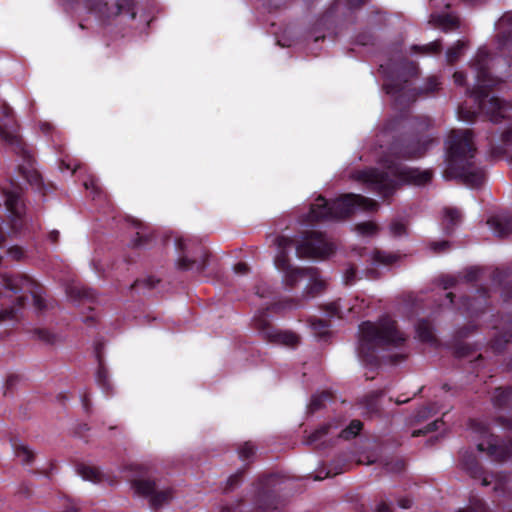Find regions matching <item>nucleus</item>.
I'll return each instance as SVG.
<instances>
[{
	"instance_id": "nucleus-1",
	"label": "nucleus",
	"mask_w": 512,
	"mask_h": 512,
	"mask_svg": "<svg viewBox=\"0 0 512 512\" xmlns=\"http://www.w3.org/2000/svg\"><path fill=\"white\" fill-rule=\"evenodd\" d=\"M490 61L491 54L486 49H479L471 61V67L476 73V84L467 92L473 98L477 111L460 105L458 114L465 121H475L478 114H484L492 123H499L505 118L503 102L498 97L490 96L491 91L501 84V81L490 73Z\"/></svg>"
},
{
	"instance_id": "nucleus-2",
	"label": "nucleus",
	"mask_w": 512,
	"mask_h": 512,
	"mask_svg": "<svg viewBox=\"0 0 512 512\" xmlns=\"http://www.w3.org/2000/svg\"><path fill=\"white\" fill-rule=\"evenodd\" d=\"M476 146L470 129L451 130L447 141V159L444 177L455 179L472 188H478L485 181L484 170L476 165Z\"/></svg>"
},
{
	"instance_id": "nucleus-3",
	"label": "nucleus",
	"mask_w": 512,
	"mask_h": 512,
	"mask_svg": "<svg viewBox=\"0 0 512 512\" xmlns=\"http://www.w3.org/2000/svg\"><path fill=\"white\" fill-rule=\"evenodd\" d=\"M357 179L383 199H388L403 184L425 185L432 179V172L409 168L396 160H385L384 169L371 168L359 171Z\"/></svg>"
},
{
	"instance_id": "nucleus-4",
	"label": "nucleus",
	"mask_w": 512,
	"mask_h": 512,
	"mask_svg": "<svg viewBox=\"0 0 512 512\" xmlns=\"http://www.w3.org/2000/svg\"><path fill=\"white\" fill-rule=\"evenodd\" d=\"M405 341L397 322L389 316L381 317L376 323L364 321L359 326L358 355L367 365L376 366L379 364L378 349L400 347Z\"/></svg>"
},
{
	"instance_id": "nucleus-5",
	"label": "nucleus",
	"mask_w": 512,
	"mask_h": 512,
	"mask_svg": "<svg viewBox=\"0 0 512 512\" xmlns=\"http://www.w3.org/2000/svg\"><path fill=\"white\" fill-rule=\"evenodd\" d=\"M378 202L358 194H344L333 201L319 196L311 204L307 221L319 222L326 220H341L350 217L356 209L373 212L378 209Z\"/></svg>"
},
{
	"instance_id": "nucleus-6",
	"label": "nucleus",
	"mask_w": 512,
	"mask_h": 512,
	"mask_svg": "<svg viewBox=\"0 0 512 512\" xmlns=\"http://www.w3.org/2000/svg\"><path fill=\"white\" fill-rule=\"evenodd\" d=\"M409 126L413 131L395 138L390 145V153L398 159L422 157L433 141L423 134L432 126V120L428 116L412 118Z\"/></svg>"
},
{
	"instance_id": "nucleus-7",
	"label": "nucleus",
	"mask_w": 512,
	"mask_h": 512,
	"mask_svg": "<svg viewBox=\"0 0 512 512\" xmlns=\"http://www.w3.org/2000/svg\"><path fill=\"white\" fill-rule=\"evenodd\" d=\"M301 306V299L285 298L271 304L265 311H259L253 318V327L259 332L261 337L269 343L283 345L287 347H296L300 342V337L287 330L276 328L268 319L267 311L278 313L286 309H295Z\"/></svg>"
},
{
	"instance_id": "nucleus-8",
	"label": "nucleus",
	"mask_w": 512,
	"mask_h": 512,
	"mask_svg": "<svg viewBox=\"0 0 512 512\" xmlns=\"http://www.w3.org/2000/svg\"><path fill=\"white\" fill-rule=\"evenodd\" d=\"M441 83L436 76H429L424 86L417 89L411 81L397 77L384 82L383 90L390 95L399 109L409 107L419 96H428L440 89Z\"/></svg>"
},
{
	"instance_id": "nucleus-9",
	"label": "nucleus",
	"mask_w": 512,
	"mask_h": 512,
	"mask_svg": "<svg viewBox=\"0 0 512 512\" xmlns=\"http://www.w3.org/2000/svg\"><path fill=\"white\" fill-rule=\"evenodd\" d=\"M176 248L180 253L177 260V268L182 271L193 270L198 274L205 271L211 256L209 250L191 239H176Z\"/></svg>"
},
{
	"instance_id": "nucleus-10",
	"label": "nucleus",
	"mask_w": 512,
	"mask_h": 512,
	"mask_svg": "<svg viewBox=\"0 0 512 512\" xmlns=\"http://www.w3.org/2000/svg\"><path fill=\"white\" fill-rule=\"evenodd\" d=\"M469 425L473 431L479 433L483 438V440L477 444L478 451L486 452V454L496 462L512 460V439H500L498 436L490 433L486 424L474 419L469 421Z\"/></svg>"
},
{
	"instance_id": "nucleus-11",
	"label": "nucleus",
	"mask_w": 512,
	"mask_h": 512,
	"mask_svg": "<svg viewBox=\"0 0 512 512\" xmlns=\"http://www.w3.org/2000/svg\"><path fill=\"white\" fill-rule=\"evenodd\" d=\"M0 109L3 118L7 120L6 123L0 124V139L9 145L13 152L20 156L25 163L32 166L33 156L18 134V124L14 117L13 109L7 103H3Z\"/></svg>"
},
{
	"instance_id": "nucleus-12",
	"label": "nucleus",
	"mask_w": 512,
	"mask_h": 512,
	"mask_svg": "<svg viewBox=\"0 0 512 512\" xmlns=\"http://www.w3.org/2000/svg\"><path fill=\"white\" fill-rule=\"evenodd\" d=\"M0 284L6 289L14 294H18L20 292H28L32 295L33 305L39 311H43L46 309V301L42 297V286L30 278L27 275L22 274H9L2 273L0 274Z\"/></svg>"
},
{
	"instance_id": "nucleus-13",
	"label": "nucleus",
	"mask_w": 512,
	"mask_h": 512,
	"mask_svg": "<svg viewBox=\"0 0 512 512\" xmlns=\"http://www.w3.org/2000/svg\"><path fill=\"white\" fill-rule=\"evenodd\" d=\"M333 251V244L318 231L305 232L302 241L296 246V253L301 258H325Z\"/></svg>"
},
{
	"instance_id": "nucleus-14",
	"label": "nucleus",
	"mask_w": 512,
	"mask_h": 512,
	"mask_svg": "<svg viewBox=\"0 0 512 512\" xmlns=\"http://www.w3.org/2000/svg\"><path fill=\"white\" fill-rule=\"evenodd\" d=\"M88 9L101 18H111L120 14H129L136 18L134 0H83Z\"/></svg>"
},
{
	"instance_id": "nucleus-15",
	"label": "nucleus",
	"mask_w": 512,
	"mask_h": 512,
	"mask_svg": "<svg viewBox=\"0 0 512 512\" xmlns=\"http://www.w3.org/2000/svg\"><path fill=\"white\" fill-rule=\"evenodd\" d=\"M132 487L138 495L150 497V505L157 509L168 503L173 497L172 489L156 491V483L150 479H136L132 481Z\"/></svg>"
},
{
	"instance_id": "nucleus-16",
	"label": "nucleus",
	"mask_w": 512,
	"mask_h": 512,
	"mask_svg": "<svg viewBox=\"0 0 512 512\" xmlns=\"http://www.w3.org/2000/svg\"><path fill=\"white\" fill-rule=\"evenodd\" d=\"M6 210L8 212V219L10 228L13 232H21L26 225L25 205L20 196L15 192H5L2 195Z\"/></svg>"
},
{
	"instance_id": "nucleus-17",
	"label": "nucleus",
	"mask_w": 512,
	"mask_h": 512,
	"mask_svg": "<svg viewBox=\"0 0 512 512\" xmlns=\"http://www.w3.org/2000/svg\"><path fill=\"white\" fill-rule=\"evenodd\" d=\"M273 242L278 248V253L274 260L277 269L283 272L293 267L290 264V260L287 253V249L291 248L294 244L293 238L284 235H278L275 237Z\"/></svg>"
},
{
	"instance_id": "nucleus-18",
	"label": "nucleus",
	"mask_w": 512,
	"mask_h": 512,
	"mask_svg": "<svg viewBox=\"0 0 512 512\" xmlns=\"http://www.w3.org/2000/svg\"><path fill=\"white\" fill-rule=\"evenodd\" d=\"M342 0H337L331 7L321 16V18L317 21V27H325L326 29H330L335 23V16L338 4ZM348 9L354 10L359 9L364 6L368 0H344Z\"/></svg>"
},
{
	"instance_id": "nucleus-19",
	"label": "nucleus",
	"mask_w": 512,
	"mask_h": 512,
	"mask_svg": "<svg viewBox=\"0 0 512 512\" xmlns=\"http://www.w3.org/2000/svg\"><path fill=\"white\" fill-rule=\"evenodd\" d=\"M95 354H96V359L98 362V368H97V372H96V382H97L98 386L102 389V391L106 395H109L112 393L113 387L110 382L108 370H107V368L104 364L103 358H102L100 344H98L96 346Z\"/></svg>"
},
{
	"instance_id": "nucleus-20",
	"label": "nucleus",
	"mask_w": 512,
	"mask_h": 512,
	"mask_svg": "<svg viewBox=\"0 0 512 512\" xmlns=\"http://www.w3.org/2000/svg\"><path fill=\"white\" fill-rule=\"evenodd\" d=\"M460 465L472 478L481 477L483 474V467L471 451L466 450L460 453Z\"/></svg>"
},
{
	"instance_id": "nucleus-21",
	"label": "nucleus",
	"mask_w": 512,
	"mask_h": 512,
	"mask_svg": "<svg viewBox=\"0 0 512 512\" xmlns=\"http://www.w3.org/2000/svg\"><path fill=\"white\" fill-rule=\"evenodd\" d=\"M477 293L479 294V298L483 301V307L481 308H474L472 305V302L474 299L463 296L461 297V304L465 312L471 314V315H477L479 313H483L485 310V307L488 305V299L490 297L489 295V289L487 287H480L477 289Z\"/></svg>"
},
{
	"instance_id": "nucleus-22",
	"label": "nucleus",
	"mask_w": 512,
	"mask_h": 512,
	"mask_svg": "<svg viewBox=\"0 0 512 512\" xmlns=\"http://www.w3.org/2000/svg\"><path fill=\"white\" fill-rule=\"evenodd\" d=\"M461 221V212L457 208L446 207L444 209V221L442 223V230L446 236H451L456 226Z\"/></svg>"
},
{
	"instance_id": "nucleus-23",
	"label": "nucleus",
	"mask_w": 512,
	"mask_h": 512,
	"mask_svg": "<svg viewBox=\"0 0 512 512\" xmlns=\"http://www.w3.org/2000/svg\"><path fill=\"white\" fill-rule=\"evenodd\" d=\"M312 272V268H299V267H291L285 271H283V281L286 287L292 289L297 283L306 278Z\"/></svg>"
},
{
	"instance_id": "nucleus-24",
	"label": "nucleus",
	"mask_w": 512,
	"mask_h": 512,
	"mask_svg": "<svg viewBox=\"0 0 512 512\" xmlns=\"http://www.w3.org/2000/svg\"><path fill=\"white\" fill-rule=\"evenodd\" d=\"M487 224L498 237H506L512 233V217H491Z\"/></svg>"
},
{
	"instance_id": "nucleus-25",
	"label": "nucleus",
	"mask_w": 512,
	"mask_h": 512,
	"mask_svg": "<svg viewBox=\"0 0 512 512\" xmlns=\"http://www.w3.org/2000/svg\"><path fill=\"white\" fill-rule=\"evenodd\" d=\"M493 404L498 408H508L512 411V386L497 388L494 392Z\"/></svg>"
},
{
	"instance_id": "nucleus-26",
	"label": "nucleus",
	"mask_w": 512,
	"mask_h": 512,
	"mask_svg": "<svg viewBox=\"0 0 512 512\" xmlns=\"http://www.w3.org/2000/svg\"><path fill=\"white\" fill-rule=\"evenodd\" d=\"M14 454L21 460L22 464H31L35 459V453L25 444L17 440L11 441Z\"/></svg>"
},
{
	"instance_id": "nucleus-27",
	"label": "nucleus",
	"mask_w": 512,
	"mask_h": 512,
	"mask_svg": "<svg viewBox=\"0 0 512 512\" xmlns=\"http://www.w3.org/2000/svg\"><path fill=\"white\" fill-rule=\"evenodd\" d=\"M416 334L422 342H432L435 340L433 326L427 319H421L418 321L416 325Z\"/></svg>"
},
{
	"instance_id": "nucleus-28",
	"label": "nucleus",
	"mask_w": 512,
	"mask_h": 512,
	"mask_svg": "<svg viewBox=\"0 0 512 512\" xmlns=\"http://www.w3.org/2000/svg\"><path fill=\"white\" fill-rule=\"evenodd\" d=\"M499 50L507 58L509 65H512V32L503 31L498 36Z\"/></svg>"
},
{
	"instance_id": "nucleus-29",
	"label": "nucleus",
	"mask_w": 512,
	"mask_h": 512,
	"mask_svg": "<svg viewBox=\"0 0 512 512\" xmlns=\"http://www.w3.org/2000/svg\"><path fill=\"white\" fill-rule=\"evenodd\" d=\"M76 471L84 480L92 481L94 483L101 482L103 478L102 472L97 467L78 464Z\"/></svg>"
},
{
	"instance_id": "nucleus-30",
	"label": "nucleus",
	"mask_w": 512,
	"mask_h": 512,
	"mask_svg": "<svg viewBox=\"0 0 512 512\" xmlns=\"http://www.w3.org/2000/svg\"><path fill=\"white\" fill-rule=\"evenodd\" d=\"M316 275V270L312 268V272L307 276L311 279V283L305 288V297H315L325 290V282L317 279Z\"/></svg>"
},
{
	"instance_id": "nucleus-31",
	"label": "nucleus",
	"mask_w": 512,
	"mask_h": 512,
	"mask_svg": "<svg viewBox=\"0 0 512 512\" xmlns=\"http://www.w3.org/2000/svg\"><path fill=\"white\" fill-rule=\"evenodd\" d=\"M337 428V425H333L332 423H324L320 425L317 429H315L312 433H310L306 438V444L315 445L322 441V439L327 436L331 430V428Z\"/></svg>"
},
{
	"instance_id": "nucleus-32",
	"label": "nucleus",
	"mask_w": 512,
	"mask_h": 512,
	"mask_svg": "<svg viewBox=\"0 0 512 512\" xmlns=\"http://www.w3.org/2000/svg\"><path fill=\"white\" fill-rule=\"evenodd\" d=\"M411 51L416 54H424V55H435L439 54L442 51V42L440 40H435L426 45H412Z\"/></svg>"
},
{
	"instance_id": "nucleus-33",
	"label": "nucleus",
	"mask_w": 512,
	"mask_h": 512,
	"mask_svg": "<svg viewBox=\"0 0 512 512\" xmlns=\"http://www.w3.org/2000/svg\"><path fill=\"white\" fill-rule=\"evenodd\" d=\"M333 399V394L330 391H322L319 394H315L312 396L311 401L309 403V411L314 413L325 406V402Z\"/></svg>"
},
{
	"instance_id": "nucleus-34",
	"label": "nucleus",
	"mask_w": 512,
	"mask_h": 512,
	"mask_svg": "<svg viewBox=\"0 0 512 512\" xmlns=\"http://www.w3.org/2000/svg\"><path fill=\"white\" fill-rule=\"evenodd\" d=\"M19 171L23 178H25L30 185L35 186L37 189H40L42 187L43 179L38 171H36L33 168H25L21 165L19 166Z\"/></svg>"
},
{
	"instance_id": "nucleus-35",
	"label": "nucleus",
	"mask_w": 512,
	"mask_h": 512,
	"mask_svg": "<svg viewBox=\"0 0 512 512\" xmlns=\"http://www.w3.org/2000/svg\"><path fill=\"white\" fill-rule=\"evenodd\" d=\"M362 428H363V423L358 419H354L350 422V424L345 429L341 430L338 437H340L344 440H351V439L355 438L360 433Z\"/></svg>"
},
{
	"instance_id": "nucleus-36",
	"label": "nucleus",
	"mask_w": 512,
	"mask_h": 512,
	"mask_svg": "<svg viewBox=\"0 0 512 512\" xmlns=\"http://www.w3.org/2000/svg\"><path fill=\"white\" fill-rule=\"evenodd\" d=\"M399 257L393 253H386L382 250L375 249L372 254V260L376 264L391 265L395 263Z\"/></svg>"
},
{
	"instance_id": "nucleus-37",
	"label": "nucleus",
	"mask_w": 512,
	"mask_h": 512,
	"mask_svg": "<svg viewBox=\"0 0 512 512\" xmlns=\"http://www.w3.org/2000/svg\"><path fill=\"white\" fill-rule=\"evenodd\" d=\"M459 512H491L489 505L478 497H471L469 506L464 509H460Z\"/></svg>"
},
{
	"instance_id": "nucleus-38",
	"label": "nucleus",
	"mask_w": 512,
	"mask_h": 512,
	"mask_svg": "<svg viewBox=\"0 0 512 512\" xmlns=\"http://www.w3.org/2000/svg\"><path fill=\"white\" fill-rule=\"evenodd\" d=\"M438 412V408L435 403H429L420 407L415 413V420L417 422L424 421L429 417H432Z\"/></svg>"
},
{
	"instance_id": "nucleus-39",
	"label": "nucleus",
	"mask_w": 512,
	"mask_h": 512,
	"mask_svg": "<svg viewBox=\"0 0 512 512\" xmlns=\"http://www.w3.org/2000/svg\"><path fill=\"white\" fill-rule=\"evenodd\" d=\"M384 469L390 473H400L405 470L406 463L401 458H390L384 461Z\"/></svg>"
},
{
	"instance_id": "nucleus-40",
	"label": "nucleus",
	"mask_w": 512,
	"mask_h": 512,
	"mask_svg": "<svg viewBox=\"0 0 512 512\" xmlns=\"http://www.w3.org/2000/svg\"><path fill=\"white\" fill-rule=\"evenodd\" d=\"M465 47V43L461 40H458L455 45L448 48L446 52V59L449 64H454L460 57L462 50Z\"/></svg>"
},
{
	"instance_id": "nucleus-41",
	"label": "nucleus",
	"mask_w": 512,
	"mask_h": 512,
	"mask_svg": "<svg viewBox=\"0 0 512 512\" xmlns=\"http://www.w3.org/2000/svg\"><path fill=\"white\" fill-rule=\"evenodd\" d=\"M245 474V469H240L236 473L232 474L226 482L224 492L229 493L232 490H234L236 487H238L241 482L243 481V477Z\"/></svg>"
},
{
	"instance_id": "nucleus-42",
	"label": "nucleus",
	"mask_w": 512,
	"mask_h": 512,
	"mask_svg": "<svg viewBox=\"0 0 512 512\" xmlns=\"http://www.w3.org/2000/svg\"><path fill=\"white\" fill-rule=\"evenodd\" d=\"M256 452V446L248 441L241 445L238 449L239 458L243 461H249L253 458Z\"/></svg>"
},
{
	"instance_id": "nucleus-43",
	"label": "nucleus",
	"mask_w": 512,
	"mask_h": 512,
	"mask_svg": "<svg viewBox=\"0 0 512 512\" xmlns=\"http://www.w3.org/2000/svg\"><path fill=\"white\" fill-rule=\"evenodd\" d=\"M428 247L433 254L439 255L448 252L452 247V243L448 240L431 241Z\"/></svg>"
},
{
	"instance_id": "nucleus-44",
	"label": "nucleus",
	"mask_w": 512,
	"mask_h": 512,
	"mask_svg": "<svg viewBox=\"0 0 512 512\" xmlns=\"http://www.w3.org/2000/svg\"><path fill=\"white\" fill-rule=\"evenodd\" d=\"M157 283H159V279H156L155 277H147L144 279H137L134 281V283L130 286L131 289H140L144 288L147 290H151L156 287Z\"/></svg>"
},
{
	"instance_id": "nucleus-45",
	"label": "nucleus",
	"mask_w": 512,
	"mask_h": 512,
	"mask_svg": "<svg viewBox=\"0 0 512 512\" xmlns=\"http://www.w3.org/2000/svg\"><path fill=\"white\" fill-rule=\"evenodd\" d=\"M378 225L374 222L367 221L356 225V230L363 236H373L378 232Z\"/></svg>"
},
{
	"instance_id": "nucleus-46",
	"label": "nucleus",
	"mask_w": 512,
	"mask_h": 512,
	"mask_svg": "<svg viewBox=\"0 0 512 512\" xmlns=\"http://www.w3.org/2000/svg\"><path fill=\"white\" fill-rule=\"evenodd\" d=\"M380 396H381V393L372 392L364 397L363 402H364L366 408L370 412H373V413L378 412V410H379L378 400H379Z\"/></svg>"
},
{
	"instance_id": "nucleus-47",
	"label": "nucleus",
	"mask_w": 512,
	"mask_h": 512,
	"mask_svg": "<svg viewBox=\"0 0 512 512\" xmlns=\"http://www.w3.org/2000/svg\"><path fill=\"white\" fill-rule=\"evenodd\" d=\"M444 421L442 419H437L431 423H429L425 428L423 429H417L412 432V437H419L422 435H426L427 433L437 431L440 427V425H443Z\"/></svg>"
},
{
	"instance_id": "nucleus-48",
	"label": "nucleus",
	"mask_w": 512,
	"mask_h": 512,
	"mask_svg": "<svg viewBox=\"0 0 512 512\" xmlns=\"http://www.w3.org/2000/svg\"><path fill=\"white\" fill-rule=\"evenodd\" d=\"M439 23L443 26L445 31L459 28V20L448 14L441 16Z\"/></svg>"
},
{
	"instance_id": "nucleus-49",
	"label": "nucleus",
	"mask_w": 512,
	"mask_h": 512,
	"mask_svg": "<svg viewBox=\"0 0 512 512\" xmlns=\"http://www.w3.org/2000/svg\"><path fill=\"white\" fill-rule=\"evenodd\" d=\"M356 43L359 45H362V46L374 45L375 44V36L369 30L362 31L356 36Z\"/></svg>"
},
{
	"instance_id": "nucleus-50",
	"label": "nucleus",
	"mask_w": 512,
	"mask_h": 512,
	"mask_svg": "<svg viewBox=\"0 0 512 512\" xmlns=\"http://www.w3.org/2000/svg\"><path fill=\"white\" fill-rule=\"evenodd\" d=\"M389 228H390L391 235L394 237H401V236L406 235V233H407V228H406L405 223L398 221V220L392 221Z\"/></svg>"
},
{
	"instance_id": "nucleus-51",
	"label": "nucleus",
	"mask_w": 512,
	"mask_h": 512,
	"mask_svg": "<svg viewBox=\"0 0 512 512\" xmlns=\"http://www.w3.org/2000/svg\"><path fill=\"white\" fill-rule=\"evenodd\" d=\"M34 334L39 340L47 344H53L56 338L53 333L44 328L35 329Z\"/></svg>"
},
{
	"instance_id": "nucleus-52",
	"label": "nucleus",
	"mask_w": 512,
	"mask_h": 512,
	"mask_svg": "<svg viewBox=\"0 0 512 512\" xmlns=\"http://www.w3.org/2000/svg\"><path fill=\"white\" fill-rule=\"evenodd\" d=\"M476 329L477 326L474 324L464 325L456 330L455 337L459 340L465 339L469 337Z\"/></svg>"
},
{
	"instance_id": "nucleus-53",
	"label": "nucleus",
	"mask_w": 512,
	"mask_h": 512,
	"mask_svg": "<svg viewBox=\"0 0 512 512\" xmlns=\"http://www.w3.org/2000/svg\"><path fill=\"white\" fill-rule=\"evenodd\" d=\"M152 235H146L142 232L138 231L136 233V238L132 241L133 248H140L142 246L147 245L151 241Z\"/></svg>"
},
{
	"instance_id": "nucleus-54",
	"label": "nucleus",
	"mask_w": 512,
	"mask_h": 512,
	"mask_svg": "<svg viewBox=\"0 0 512 512\" xmlns=\"http://www.w3.org/2000/svg\"><path fill=\"white\" fill-rule=\"evenodd\" d=\"M509 339H504L503 337H496L491 342V347L496 353H502L506 346L509 344Z\"/></svg>"
},
{
	"instance_id": "nucleus-55",
	"label": "nucleus",
	"mask_w": 512,
	"mask_h": 512,
	"mask_svg": "<svg viewBox=\"0 0 512 512\" xmlns=\"http://www.w3.org/2000/svg\"><path fill=\"white\" fill-rule=\"evenodd\" d=\"M263 5L268 9L269 12L276 11L282 7H285L287 0H261Z\"/></svg>"
},
{
	"instance_id": "nucleus-56",
	"label": "nucleus",
	"mask_w": 512,
	"mask_h": 512,
	"mask_svg": "<svg viewBox=\"0 0 512 512\" xmlns=\"http://www.w3.org/2000/svg\"><path fill=\"white\" fill-rule=\"evenodd\" d=\"M70 296L76 297V298H89L92 296V293L88 289L84 288H77V287H71L68 291Z\"/></svg>"
},
{
	"instance_id": "nucleus-57",
	"label": "nucleus",
	"mask_w": 512,
	"mask_h": 512,
	"mask_svg": "<svg viewBox=\"0 0 512 512\" xmlns=\"http://www.w3.org/2000/svg\"><path fill=\"white\" fill-rule=\"evenodd\" d=\"M472 353V349L468 344H458L455 348L454 354L458 358L469 356Z\"/></svg>"
},
{
	"instance_id": "nucleus-58",
	"label": "nucleus",
	"mask_w": 512,
	"mask_h": 512,
	"mask_svg": "<svg viewBox=\"0 0 512 512\" xmlns=\"http://www.w3.org/2000/svg\"><path fill=\"white\" fill-rule=\"evenodd\" d=\"M323 309L330 317H335V316L340 317V315H339L340 307H339L338 302H336V301L325 304L323 306Z\"/></svg>"
},
{
	"instance_id": "nucleus-59",
	"label": "nucleus",
	"mask_w": 512,
	"mask_h": 512,
	"mask_svg": "<svg viewBox=\"0 0 512 512\" xmlns=\"http://www.w3.org/2000/svg\"><path fill=\"white\" fill-rule=\"evenodd\" d=\"M480 269L471 267L466 270L464 279L468 283L476 282L479 279Z\"/></svg>"
},
{
	"instance_id": "nucleus-60",
	"label": "nucleus",
	"mask_w": 512,
	"mask_h": 512,
	"mask_svg": "<svg viewBox=\"0 0 512 512\" xmlns=\"http://www.w3.org/2000/svg\"><path fill=\"white\" fill-rule=\"evenodd\" d=\"M357 268L355 266H350L344 274V281L346 285H352L356 280Z\"/></svg>"
},
{
	"instance_id": "nucleus-61",
	"label": "nucleus",
	"mask_w": 512,
	"mask_h": 512,
	"mask_svg": "<svg viewBox=\"0 0 512 512\" xmlns=\"http://www.w3.org/2000/svg\"><path fill=\"white\" fill-rule=\"evenodd\" d=\"M16 317V310L13 307L0 310V321L13 320Z\"/></svg>"
},
{
	"instance_id": "nucleus-62",
	"label": "nucleus",
	"mask_w": 512,
	"mask_h": 512,
	"mask_svg": "<svg viewBox=\"0 0 512 512\" xmlns=\"http://www.w3.org/2000/svg\"><path fill=\"white\" fill-rule=\"evenodd\" d=\"M8 254L16 261H20L24 257V251L19 246L10 247Z\"/></svg>"
},
{
	"instance_id": "nucleus-63",
	"label": "nucleus",
	"mask_w": 512,
	"mask_h": 512,
	"mask_svg": "<svg viewBox=\"0 0 512 512\" xmlns=\"http://www.w3.org/2000/svg\"><path fill=\"white\" fill-rule=\"evenodd\" d=\"M444 290L453 288L457 284V279L453 276H444L441 279Z\"/></svg>"
},
{
	"instance_id": "nucleus-64",
	"label": "nucleus",
	"mask_w": 512,
	"mask_h": 512,
	"mask_svg": "<svg viewBox=\"0 0 512 512\" xmlns=\"http://www.w3.org/2000/svg\"><path fill=\"white\" fill-rule=\"evenodd\" d=\"M501 140L505 145H512V126L502 132Z\"/></svg>"
}]
</instances>
